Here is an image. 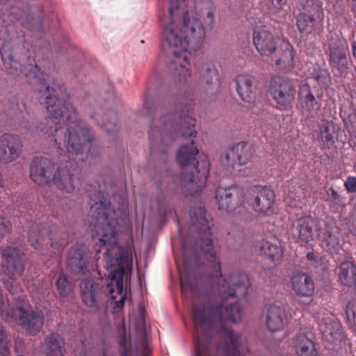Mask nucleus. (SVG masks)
Here are the masks:
<instances>
[{
  "mask_svg": "<svg viewBox=\"0 0 356 356\" xmlns=\"http://www.w3.org/2000/svg\"><path fill=\"white\" fill-rule=\"evenodd\" d=\"M308 78L314 80L322 88H327L331 84L329 70L318 64H314L309 70Z\"/></svg>",
  "mask_w": 356,
  "mask_h": 356,
  "instance_id": "obj_32",
  "label": "nucleus"
},
{
  "mask_svg": "<svg viewBox=\"0 0 356 356\" xmlns=\"http://www.w3.org/2000/svg\"><path fill=\"white\" fill-rule=\"evenodd\" d=\"M89 204L93 224L92 236L95 241L93 248L96 254L104 250V266L109 273L111 283L113 287L115 286L118 294L121 296L120 300L115 302V306L122 308L127 298L122 293L124 275L129 266V258L118 244L117 214L111 207L108 194L101 190L97 195L95 193L90 197Z\"/></svg>",
  "mask_w": 356,
  "mask_h": 356,
  "instance_id": "obj_4",
  "label": "nucleus"
},
{
  "mask_svg": "<svg viewBox=\"0 0 356 356\" xmlns=\"http://www.w3.org/2000/svg\"><path fill=\"white\" fill-rule=\"evenodd\" d=\"M169 17L163 21L162 46L168 47L166 67L173 78L183 84L179 93L172 97V103L164 101L156 106L157 101L144 94V115L152 117L149 130L150 150L164 152L168 145L179 137H195V119L191 116L194 109V91L186 86L191 76L188 54L201 49L207 30L213 28L215 8L211 2L201 10L200 16L206 15L204 24L199 18L191 16L186 10V0H169Z\"/></svg>",
  "mask_w": 356,
  "mask_h": 356,
  "instance_id": "obj_1",
  "label": "nucleus"
},
{
  "mask_svg": "<svg viewBox=\"0 0 356 356\" xmlns=\"http://www.w3.org/2000/svg\"><path fill=\"white\" fill-rule=\"evenodd\" d=\"M288 0H272L273 4L277 9H282Z\"/></svg>",
  "mask_w": 356,
  "mask_h": 356,
  "instance_id": "obj_46",
  "label": "nucleus"
},
{
  "mask_svg": "<svg viewBox=\"0 0 356 356\" xmlns=\"http://www.w3.org/2000/svg\"><path fill=\"white\" fill-rule=\"evenodd\" d=\"M245 201L257 214L268 216L273 213L274 191L268 186H253L245 195Z\"/></svg>",
  "mask_w": 356,
  "mask_h": 356,
  "instance_id": "obj_8",
  "label": "nucleus"
},
{
  "mask_svg": "<svg viewBox=\"0 0 356 356\" xmlns=\"http://www.w3.org/2000/svg\"><path fill=\"white\" fill-rule=\"evenodd\" d=\"M41 228L38 223H33L31 225L30 231L28 236V241L29 244L35 249H42L44 243V235H48L49 240L51 241V246L54 248H58L66 244V241L63 239L60 240L58 243H54L52 238V229L46 224L43 226L41 225Z\"/></svg>",
  "mask_w": 356,
  "mask_h": 356,
  "instance_id": "obj_17",
  "label": "nucleus"
},
{
  "mask_svg": "<svg viewBox=\"0 0 356 356\" xmlns=\"http://www.w3.org/2000/svg\"><path fill=\"white\" fill-rule=\"evenodd\" d=\"M298 356H318L314 342L305 334H299L295 339Z\"/></svg>",
  "mask_w": 356,
  "mask_h": 356,
  "instance_id": "obj_30",
  "label": "nucleus"
},
{
  "mask_svg": "<svg viewBox=\"0 0 356 356\" xmlns=\"http://www.w3.org/2000/svg\"><path fill=\"white\" fill-rule=\"evenodd\" d=\"M141 347L143 348L142 352H141V355L142 356H149L151 351H150V349L148 347L147 343L145 341H144L141 343Z\"/></svg>",
  "mask_w": 356,
  "mask_h": 356,
  "instance_id": "obj_45",
  "label": "nucleus"
},
{
  "mask_svg": "<svg viewBox=\"0 0 356 356\" xmlns=\"http://www.w3.org/2000/svg\"><path fill=\"white\" fill-rule=\"evenodd\" d=\"M191 230L200 236L194 253L207 261L213 289L220 302L207 305L193 304L195 356H242L248 353L245 339L229 330L228 322L236 323L242 316L238 302L227 304L229 298H243L248 293L250 281L246 274L233 273L222 275L221 264L213 250L211 227L202 207L191 211Z\"/></svg>",
  "mask_w": 356,
  "mask_h": 356,
  "instance_id": "obj_3",
  "label": "nucleus"
},
{
  "mask_svg": "<svg viewBox=\"0 0 356 356\" xmlns=\"http://www.w3.org/2000/svg\"><path fill=\"white\" fill-rule=\"evenodd\" d=\"M80 289L82 301L90 307H97L104 296H109L112 299L115 298L113 295L115 288L111 282L102 286L91 279H86L81 282Z\"/></svg>",
  "mask_w": 356,
  "mask_h": 356,
  "instance_id": "obj_9",
  "label": "nucleus"
},
{
  "mask_svg": "<svg viewBox=\"0 0 356 356\" xmlns=\"http://www.w3.org/2000/svg\"><path fill=\"white\" fill-rule=\"evenodd\" d=\"M1 355H3L4 353H6L8 352V348H7V346H6L4 345V341H3L4 334H3V331L2 329H1Z\"/></svg>",
  "mask_w": 356,
  "mask_h": 356,
  "instance_id": "obj_47",
  "label": "nucleus"
},
{
  "mask_svg": "<svg viewBox=\"0 0 356 356\" xmlns=\"http://www.w3.org/2000/svg\"><path fill=\"white\" fill-rule=\"evenodd\" d=\"M352 49H353V55L354 58L356 59V40L353 41L352 44Z\"/></svg>",
  "mask_w": 356,
  "mask_h": 356,
  "instance_id": "obj_48",
  "label": "nucleus"
},
{
  "mask_svg": "<svg viewBox=\"0 0 356 356\" xmlns=\"http://www.w3.org/2000/svg\"><path fill=\"white\" fill-rule=\"evenodd\" d=\"M346 314L349 324L356 327V300H350L346 307Z\"/></svg>",
  "mask_w": 356,
  "mask_h": 356,
  "instance_id": "obj_39",
  "label": "nucleus"
},
{
  "mask_svg": "<svg viewBox=\"0 0 356 356\" xmlns=\"http://www.w3.org/2000/svg\"><path fill=\"white\" fill-rule=\"evenodd\" d=\"M252 156L251 147L246 143H238L227 149L221 157L222 163L234 168L249 162Z\"/></svg>",
  "mask_w": 356,
  "mask_h": 356,
  "instance_id": "obj_15",
  "label": "nucleus"
},
{
  "mask_svg": "<svg viewBox=\"0 0 356 356\" xmlns=\"http://www.w3.org/2000/svg\"><path fill=\"white\" fill-rule=\"evenodd\" d=\"M319 330L325 339L330 343H334L342 339L341 326L335 320L323 318L319 323Z\"/></svg>",
  "mask_w": 356,
  "mask_h": 356,
  "instance_id": "obj_26",
  "label": "nucleus"
},
{
  "mask_svg": "<svg viewBox=\"0 0 356 356\" xmlns=\"http://www.w3.org/2000/svg\"><path fill=\"white\" fill-rule=\"evenodd\" d=\"M12 317L31 335L40 332L44 323V313L38 308L26 309L17 307L13 310Z\"/></svg>",
  "mask_w": 356,
  "mask_h": 356,
  "instance_id": "obj_10",
  "label": "nucleus"
},
{
  "mask_svg": "<svg viewBox=\"0 0 356 356\" xmlns=\"http://www.w3.org/2000/svg\"><path fill=\"white\" fill-rule=\"evenodd\" d=\"M202 71L208 90L211 91L218 90L220 86V77L215 65L210 63H205L202 65Z\"/></svg>",
  "mask_w": 356,
  "mask_h": 356,
  "instance_id": "obj_33",
  "label": "nucleus"
},
{
  "mask_svg": "<svg viewBox=\"0 0 356 356\" xmlns=\"http://www.w3.org/2000/svg\"><path fill=\"white\" fill-rule=\"evenodd\" d=\"M227 241L231 243L232 241L236 243H241L244 240L243 232L240 228H234L227 232Z\"/></svg>",
  "mask_w": 356,
  "mask_h": 356,
  "instance_id": "obj_40",
  "label": "nucleus"
},
{
  "mask_svg": "<svg viewBox=\"0 0 356 356\" xmlns=\"http://www.w3.org/2000/svg\"><path fill=\"white\" fill-rule=\"evenodd\" d=\"M324 49L330 67L341 74L346 73L352 65L346 41L338 35L334 37L331 35L324 46Z\"/></svg>",
  "mask_w": 356,
  "mask_h": 356,
  "instance_id": "obj_6",
  "label": "nucleus"
},
{
  "mask_svg": "<svg viewBox=\"0 0 356 356\" xmlns=\"http://www.w3.org/2000/svg\"><path fill=\"white\" fill-rule=\"evenodd\" d=\"M22 143L19 137L13 134H4L1 136V161L12 162L20 154Z\"/></svg>",
  "mask_w": 356,
  "mask_h": 356,
  "instance_id": "obj_21",
  "label": "nucleus"
},
{
  "mask_svg": "<svg viewBox=\"0 0 356 356\" xmlns=\"http://www.w3.org/2000/svg\"><path fill=\"white\" fill-rule=\"evenodd\" d=\"M300 13L323 17L322 2L320 0H301Z\"/></svg>",
  "mask_w": 356,
  "mask_h": 356,
  "instance_id": "obj_34",
  "label": "nucleus"
},
{
  "mask_svg": "<svg viewBox=\"0 0 356 356\" xmlns=\"http://www.w3.org/2000/svg\"><path fill=\"white\" fill-rule=\"evenodd\" d=\"M121 346H123V349L121 353V356H132V353L130 348H127L125 345V339H123L121 340Z\"/></svg>",
  "mask_w": 356,
  "mask_h": 356,
  "instance_id": "obj_43",
  "label": "nucleus"
},
{
  "mask_svg": "<svg viewBox=\"0 0 356 356\" xmlns=\"http://www.w3.org/2000/svg\"><path fill=\"white\" fill-rule=\"evenodd\" d=\"M1 60L9 74L22 73L27 77H33L44 88L38 90L45 96L44 104L49 114L45 124L32 123L26 126L31 134L44 138L54 137L56 153L61 156L62 163H70L64 168L55 170L54 162L45 157H35L31 165L30 177L38 185L53 182L63 193H72L80 183V179L72 173L79 162H83L90 155L97 154L93 149V135L90 128L84 123L79 113L67 96L64 84L54 80L51 86H47V74L41 71L38 65L31 61L27 66L21 65L10 56L9 62L4 60L1 53Z\"/></svg>",
  "mask_w": 356,
  "mask_h": 356,
  "instance_id": "obj_2",
  "label": "nucleus"
},
{
  "mask_svg": "<svg viewBox=\"0 0 356 356\" xmlns=\"http://www.w3.org/2000/svg\"><path fill=\"white\" fill-rule=\"evenodd\" d=\"M286 323V308L284 306L271 305L266 316V325L272 332L282 330Z\"/></svg>",
  "mask_w": 356,
  "mask_h": 356,
  "instance_id": "obj_24",
  "label": "nucleus"
},
{
  "mask_svg": "<svg viewBox=\"0 0 356 356\" xmlns=\"http://www.w3.org/2000/svg\"><path fill=\"white\" fill-rule=\"evenodd\" d=\"M344 186L346 189L350 193L356 192V177L349 176L344 181Z\"/></svg>",
  "mask_w": 356,
  "mask_h": 356,
  "instance_id": "obj_41",
  "label": "nucleus"
},
{
  "mask_svg": "<svg viewBox=\"0 0 356 356\" xmlns=\"http://www.w3.org/2000/svg\"><path fill=\"white\" fill-rule=\"evenodd\" d=\"M298 98L302 111L307 113L308 118H314L321 104L316 99L307 83L300 86Z\"/></svg>",
  "mask_w": 356,
  "mask_h": 356,
  "instance_id": "obj_20",
  "label": "nucleus"
},
{
  "mask_svg": "<svg viewBox=\"0 0 356 356\" xmlns=\"http://www.w3.org/2000/svg\"><path fill=\"white\" fill-rule=\"evenodd\" d=\"M65 345L64 339L59 334L50 333L44 341L46 356H64L66 353Z\"/></svg>",
  "mask_w": 356,
  "mask_h": 356,
  "instance_id": "obj_27",
  "label": "nucleus"
},
{
  "mask_svg": "<svg viewBox=\"0 0 356 356\" xmlns=\"http://www.w3.org/2000/svg\"><path fill=\"white\" fill-rule=\"evenodd\" d=\"M326 195V200L334 208H343L346 206V198L338 193L333 188L327 190Z\"/></svg>",
  "mask_w": 356,
  "mask_h": 356,
  "instance_id": "obj_36",
  "label": "nucleus"
},
{
  "mask_svg": "<svg viewBox=\"0 0 356 356\" xmlns=\"http://www.w3.org/2000/svg\"><path fill=\"white\" fill-rule=\"evenodd\" d=\"M262 129L264 132H266V129L262 127Z\"/></svg>",
  "mask_w": 356,
  "mask_h": 356,
  "instance_id": "obj_49",
  "label": "nucleus"
},
{
  "mask_svg": "<svg viewBox=\"0 0 356 356\" xmlns=\"http://www.w3.org/2000/svg\"><path fill=\"white\" fill-rule=\"evenodd\" d=\"M116 125V114L110 111L107 115L104 116L102 127L110 133L115 131Z\"/></svg>",
  "mask_w": 356,
  "mask_h": 356,
  "instance_id": "obj_38",
  "label": "nucleus"
},
{
  "mask_svg": "<svg viewBox=\"0 0 356 356\" xmlns=\"http://www.w3.org/2000/svg\"><path fill=\"white\" fill-rule=\"evenodd\" d=\"M339 131V126L332 120L325 121L322 124L320 127V136L325 147L331 149L334 147Z\"/></svg>",
  "mask_w": 356,
  "mask_h": 356,
  "instance_id": "obj_28",
  "label": "nucleus"
},
{
  "mask_svg": "<svg viewBox=\"0 0 356 356\" xmlns=\"http://www.w3.org/2000/svg\"><path fill=\"white\" fill-rule=\"evenodd\" d=\"M348 229L354 236H356V216H353L350 218Z\"/></svg>",
  "mask_w": 356,
  "mask_h": 356,
  "instance_id": "obj_42",
  "label": "nucleus"
},
{
  "mask_svg": "<svg viewBox=\"0 0 356 356\" xmlns=\"http://www.w3.org/2000/svg\"><path fill=\"white\" fill-rule=\"evenodd\" d=\"M199 150L193 140L181 146L177 153V161L181 169L180 185L186 195L195 196L206 184L209 163L207 159L197 160Z\"/></svg>",
  "mask_w": 356,
  "mask_h": 356,
  "instance_id": "obj_5",
  "label": "nucleus"
},
{
  "mask_svg": "<svg viewBox=\"0 0 356 356\" xmlns=\"http://www.w3.org/2000/svg\"><path fill=\"white\" fill-rule=\"evenodd\" d=\"M237 92L245 103L253 104L256 99L255 92L257 88L256 78L249 74H239L235 79Z\"/></svg>",
  "mask_w": 356,
  "mask_h": 356,
  "instance_id": "obj_18",
  "label": "nucleus"
},
{
  "mask_svg": "<svg viewBox=\"0 0 356 356\" xmlns=\"http://www.w3.org/2000/svg\"><path fill=\"white\" fill-rule=\"evenodd\" d=\"M92 252L88 245L76 243L69 254L68 267L75 275H84L88 273L92 264Z\"/></svg>",
  "mask_w": 356,
  "mask_h": 356,
  "instance_id": "obj_11",
  "label": "nucleus"
},
{
  "mask_svg": "<svg viewBox=\"0 0 356 356\" xmlns=\"http://www.w3.org/2000/svg\"><path fill=\"white\" fill-rule=\"evenodd\" d=\"M270 56L278 70L289 71L294 67L293 48L288 41L282 40Z\"/></svg>",
  "mask_w": 356,
  "mask_h": 356,
  "instance_id": "obj_19",
  "label": "nucleus"
},
{
  "mask_svg": "<svg viewBox=\"0 0 356 356\" xmlns=\"http://www.w3.org/2000/svg\"><path fill=\"white\" fill-rule=\"evenodd\" d=\"M268 93L276 104V108L284 111L291 106L296 90L291 79L284 76L275 75L270 80Z\"/></svg>",
  "mask_w": 356,
  "mask_h": 356,
  "instance_id": "obj_7",
  "label": "nucleus"
},
{
  "mask_svg": "<svg viewBox=\"0 0 356 356\" xmlns=\"http://www.w3.org/2000/svg\"><path fill=\"white\" fill-rule=\"evenodd\" d=\"M257 248L260 254L272 261H279L282 256V250L279 242L273 243L267 240L259 241Z\"/></svg>",
  "mask_w": 356,
  "mask_h": 356,
  "instance_id": "obj_31",
  "label": "nucleus"
},
{
  "mask_svg": "<svg viewBox=\"0 0 356 356\" xmlns=\"http://www.w3.org/2000/svg\"><path fill=\"white\" fill-rule=\"evenodd\" d=\"M320 226L315 218L305 216L298 218L293 224V232L298 239L309 243L320 236Z\"/></svg>",
  "mask_w": 356,
  "mask_h": 356,
  "instance_id": "obj_16",
  "label": "nucleus"
},
{
  "mask_svg": "<svg viewBox=\"0 0 356 356\" xmlns=\"http://www.w3.org/2000/svg\"><path fill=\"white\" fill-rule=\"evenodd\" d=\"M323 246L331 253H337L340 248V238L337 234L327 232L321 239Z\"/></svg>",
  "mask_w": 356,
  "mask_h": 356,
  "instance_id": "obj_35",
  "label": "nucleus"
},
{
  "mask_svg": "<svg viewBox=\"0 0 356 356\" xmlns=\"http://www.w3.org/2000/svg\"><path fill=\"white\" fill-rule=\"evenodd\" d=\"M338 277L340 282L348 287L356 285V264L350 261L342 262L338 267Z\"/></svg>",
  "mask_w": 356,
  "mask_h": 356,
  "instance_id": "obj_29",
  "label": "nucleus"
},
{
  "mask_svg": "<svg viewBox=\"0 0 356 356\" xmlns=\"http://www.w3.org/2000/svg\"><path fill=\"white\" fill-rule=\"evenodd\" d=\"M215 197L220 210L232 212L241 205L243 191L236 184L227 187L219 186L216 190Z\"/></svg>",
  "mask_w": 356,
  "mask_h": 356,
  "instance_id": "obj_12",
  "label": "nucleus"
},
{
  "mask_svg": "<svg viewBox=\"0 0 356 356\" xmlns=\"http://www.w3.org/2000/svg\"><path fill=\"white\" fill-rule=\"evenodd\" d=\"M293 290L296 294L302 297L312 296L314 291V283L312 278L304 273H293L291 278Z\"/></svg>",
  "mask_w": 356,
  "mask_h": 356,
  "instance_id": "obj_22",
  "label": "nucleus"
},
{
  "mask_svg": "<svg viewBox=\"0 0 356 356\" xmlns=\"http://www.w3.org/2000/svg\"><path fill=\"white\" fill-rule=\"evenodd\" d=\"M57 290L62 297H67L72 291V284L67 277L62 273L56 281Z\"/></svg>",
  "mask_w": 356,
  "mask_h": 356,
  "instance_id": "obj_37",
  "label": "nucleus"
},
{
  "mask_svg": "<svg viewBox=\"0 0 356 356\" xmlns=\"http://www.w3.org/2000/svg\"><path fill=\"white\" fill-rule=\"evenodd\" d=\"M11 229V224L10 221L1 219V233L8 232Z\"/></svg>",
  "mask_w": 356,
  "mask_h": 356,
  "instance_id": "obj_44",
  "label": "nucleus"
},
{
  "mask_svg": "<svg viewBox=\"0 0 356 356\" xmlns=\"http://www.w3.org/2000/svg\"><path fill=\"white\" fill-rule=\"evenodd\" d=\"M323 17L300 13L296 18V26L302 34L308 35L320 29L323 26Z\"/></svg>",
  "mask_w": 356,
  "mask_h": 356,
  "instance_id": "obj_25",
  "label": "nucleus"
},
{
  "mask_svg": "<svg viewBox=\"0 0 356 356\" xmlns=\"http://www.w3.org/2000/svg\"><path fill=\"white\" fill-rule=\"evenodd\" d=\"M4 259V276L8 280H4V284L9 286V280H15L20 277L24 271V260L19 250L13 247H8L1 254Z\"/></svg>",
  "mask_w": 356,
  "mask_h": 356,
  "instance_id": "obj_13",
  "label": "nucleus"
},
{
  "mask_svg": "<svg viewBox=\"0 0 356 356\" xmlns=\"http://www.w3.org/2000/svg\"><path fill=\"white\" fill-rule=\"evenodd\" d=\"M179 280L182 295L185 298H194L199 293L197 279L195 277L191 269L185 265L183 269L179 270Z\"/></svg>",
  "mask_w": 356,
  "mask_h": 356,
  "instance_id": "obj_23",
  "label": "nucleus"
},
{
  "mask_svg": "<svg viewBox=\"0 0 356 356\" xmlns=\"http://www.w3.org/2000/svg\"><path fill=\"white\" fill-rule=\"evenodd\" d=\"M269 29L264 26H257L253 31V42L257 51L262 56H270L276 51L281 42Z\"/></svg>",
  "mask_w": 356,
  "mask_h": 356,
  "instance_id": "obj_14",
  "label": "nucleus"
}]
</instances>
